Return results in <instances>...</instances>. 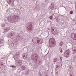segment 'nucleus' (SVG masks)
Wrapping results in <instances>:
<instances>
[{
  "label": "nucleus",
  "instance_id": "1",
  "mask_svg": "<svg viewBox=\"0 0 76 76\" xmlns=\"http://www.w3.org/2000/svg\"><path fill=\"white\" fill-rule=\"evenodd\" d=\"M69 50H67L65 51L64 53V57H66V58H68L69 57V53H70V52Z\"/></svg>",
  "mask_w": 76,
  "mask_h": 76
},
{
  "label": "nucleus",
  "instance_id": "2",
  "mask_svg": "<svg viewBox=\"0 0 76 76\" xmlns=\"http://www.w3.org/2000/svg\"><path fill=\"white\" fill-rule=\"evenodd\" d=\"M54 39L53 38H51V40L49 41V45L50 46H53L54 45Z\"/></svg>",
  "mask_w": 76,
  "mask_h": 76
},
{
  "label": "nucleus",
  "instance_id": "3",
  "mask_svg": "<svg viewBox=\"0 0 76 76\" xmlns=\"http://www.w3.org/2000/svg\"><path fill=\"white\" fill-rule=\"evenodd\" d=\"M64 43H63V42H60L59 45L60 47H62Z\"/></svg>",
  "mask_w": 76,
  "mask_h": 76
},
{
  "label": "nucleus",
  "instance_id": "4",
  "mask_svg": "<svg viewBox=\"0 0 76 76\" xmlns=\"http://www.w3.org/2000/svg\"><path fill=\"white\" fill-rule=\"evenodd\" d=\"M53 34L54 35H57L58 34L57 31V30H55V31H54L53 33Z\"/></svg>",
  "mask_w": 76,
  "mask_h": 76
},
{
  "label": "nucleus",
  "instance_id": "5",
  "mask_svg": "<svg viewBox=\"0 0 76 76\" xmlns=\"http://www.w3.org/2000/svg\"><path fill=\"white\" fill-rule=\"evenodd\" d=\"M57 58H54L53 61H54V62H56V61H57Z\"/></svg>",
  "mask_w": 76,
  "mask_h": 76
},
{
  "label": "nucleus",
  "instance_id": "6",
  "mask_svg": "<svg viewBox=\"0 0 76 76\" xmlns=\"http://www.w3.org/2000/svg\"><path fill=\"white\" fill-rule=\"evenodd\" d=\"M51 31H54V27H51Z\"/></svg>",
  "mask_w": 76,
  "mask_h": 76
},
{
  "label": "nucleus",
  "instance_id": "7",
  "mask_svg": "<svg viewBox=\"0 0 76 76\" xmlns=\"http://www.w3.org/2000/svg\"><path fill=\"white\" fill-rule=\"evenodd\" d=\"M22 68L23 70H25V66H22Z\"/></svg>",
  "mask_w": 76,
  "mask_h": 76
},
{
  "label": "nucleus",
  "instance_id": "8",
  "mask_svg": "<svg viewBox=\"0 0 76 76\" xmlns=\"http://www.w3.org/2000/svg\"><path fill=\"white\" fill-rule=\"evenodd\" d=\"M50 19H51V20H52L53 19V16H51L50 17Z\"/></svg>",
  "mask_w": 76,
  "mask_h": 76
},
{
  "label": "nucleus",
  "instance_id": "9",
  "mask_svg": "<svg viewBox=\"0 0 76 76\" xmlns=\"http://www.w3.org/2000/svg\"><path fill=\"white\" fill-rule=\"evenodd\" d=\"M73 52H74V53H76V50L75 49L74 50Z\"/></svg>",
  "mask_w": 76,
  "mask_h": 76
},
{
  "label": "nucleus",
  "instance_id": "10",
  "mask_svg": "<svg viewBox=\"0 0 76 76\" xmlns=\"http://www.w3.org/2000/svg\"><path fill=\"white\" fill-rule=\"evenodd\" d=\"M60 52L61 53H63V51H62V49L61 48L60 50Z\"/></svg>",
  "mask_w": 76,
  "mask_h": 76
},
{
  "label": "nucleus",
  "instance_id": "11",
  "mask_svg": "<svg viewBox=\"0 0 76 76\" xmlns=\"http://www.w3.org/2000/svg\"><path fill=\"white\" fill-rule=\"evenodd\" d=\"M73 13V12L72 11H71L70 12V14H72Z\"/></svg>",
  "mask_w": 76,
  "mask_h": 76
},
{
  "label": "nucleus",
  "instance_id": "12",
  "mask_svg": "<svg viewBox=\"0 0 76 76\" xmlns=\"http://www.w3.org/2000/svg\"><path fill=\"white\" fill-rule=\"evenodd\" d=\"M11 67H12L13 68H16V66H11Z\"/></svg>",
  "mask_w": 76,
  "mask_h": 76
},
{
  "label": "nucleus",
  "instance_id": "13",
  "mask_svg": "<svg viewBox=\"0 0 76 76\" xmlns=\"http://www.w3.org/2000/svg\"><path fill=\"white\" fill-rule=\"evenodd\" d=\"M2 27H4V24H2Z\"/></svg>",
  "mask_w": 76,
  "mask_h": 76
},
{
  "label": "nucleus",
  "instance_id": "14",
  "mask_svg": "<svg viewBox=\"0 0 76 76\" xmlns=\"http://www.w3.org/2000/svg\"><path fill=\"white\" fill-rule=\"evenodd\" d=\"M48 30L49 31H50V28H48Z\"/></svg>",
  "mask_w": 76,
  "mask_h": 76
},
{
  "label": "nucleus",
  "instance_id": "15",
  "mask_svg": "<svg viewBox=\"0 0 76 76\" xmlns=\"http://www.w3.org/2000/svg\"><path fill=\"white\" fill-rule=\"evenodd\" d=\"M60 58L61 60V58H62L61 57H60Z\"/></svg>",
  "mask_w": 76,
  "mask_h": 76
},
{
  "label": "nucleus",
  "instance_id": "16",
  "mask_svg": "<svg viewBox=\"0 0 76 76\" xmlns=\"http://www.w3.org/2000/svg\"><path fill=\"white\" fill-rule=\"evenodd\" d=\"M1 66H3V64H1Z\"/></svg>",
  "mask_w": 76,
  "mask_h": 76
},
{
  "label": "nucleus",
  "instance_id": "17",
  "mask_svg": "<svg viewBox=\"0 0 76 76\" xmlns=\"http://www.w3.org/2000/svg\"><path fill=\"white\" fill-rule=\"evenodd\" d=\"M20 65H21V62H20Z\"/></svg>",
  "mask_w": 76,
  "mask_h": 76
},
{
  "label": "nucleus",
  "instance_id": "18",
  "mask_svg": "<svg viewBox=\"0 0 76 76\" xmlns=\"http://www.w3.org/2000/svg\"><path fill=\"white\" fill-rule=\"evenodd\" d=\"M70 76H72V75H71Z\"/></svg>",
  "mask_w": 76,
  "mask_h": 76
},
{
  "label": "nucleus",
  "instance_id": "19",
  "mask_svg": "<svg viewBox=\"0 0 76 76\" xmlns=\"http://www.w3.org/2000/svg\"><path fill=\"white\" fill-rule=\"evenodd\" d=\"M53 15H54V14H53Z\"/></svg>",
  "mask_w": 76,
  "mask_h": 76
},
{
  "label": "nucleus",
  "instance_id": "20",
  "mask_svg": "<svg viewBox=\"0 0 76 76\" xmlns=\"http://www.w3.org/2000/svg\"><path fill=\"white\" fill-rule=\"evenodd\" d=\"M72 50H73V49L72 48Z\"/></svg>",
  "mask_w": 76,
  "mask_h": 76
},
{
  "label": "nucleus",
  "instance_id": "21",
  "mask_svg": "<svg viewBox=\"0 0 76 76\" xmlns=\"http://www.w3.org/2000/svg\"><path fill=\"white\" fill-rule=\"evenodd\" d=\"M37 41H39V40Z\"/></svg>",
  "mask_w": 76,
  "mask_h": 76
}]
</instances>
